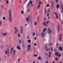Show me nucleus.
Instances as JSON below:
<instances>
[{
  "mask_svg": "<svg viewBox=\"0 0 63 63\" xmlns=\"http://www.w3.org/2000/svg\"><path fill=\"white\" fill-rule=\"evenodd\" d=\"M18 37H20V33L18 34Z\"/></svg>",
  "mask_w": 63,
  "mask_h": 63,
  "instance_id": "31",
  "label": "nucleus"
},
{
  "mask_svg": "<svg viewBox=\"0 0 63 63\" xmlns=\"http://www.w3.org/2000/svg\"><path fill=\"white\" fill-rule=\"evenodd\" d=\"M54 51H56V49H54Z\"/></svg>",
  "mask_w": 63,
  "mask_h": 63,
  "instance_id": "64",
  "label": "nucleus"
},
{
  "mask_svg": "<svg viewBox=\"0 0 63 63\" xmlns=\"http://www.w3.org/2000/svg\"><path fill=\"white\" fill-rule=\"evenodd\" d=\"M46 22H44L43 23V24L44 26H48V24H46Z\"/></svg>",
  "mask_w": 63,
  "mask_h": 63,
  "instance_id": "11",
  "label": "nucleus"
},
{
  "mask_svg": "<svg viewBox=\"0 0 63 63\" xmlns=\"http://www.w3.org/2000/svg\"><path fill=\"white\" fill-rule=\"evenodd\" d=\"M34 46H37V44L36 43L34 44Z\"/></svg>",
  "mask_w": 63,
  "mask_h": 63,
  "instance_id": "52",
  "label": "nucleus"
},
{
  "mask_svg": "<svg viewBox=\"0 0 63 63\" xmlns=\"http://www.w3.org/2000/svg\"><path fill=\"white\" fill-rule=\"evenodd\" d=\"M59 53L58 52H55V55H56V56H58V55H59Z\"/></svg>",
  "mask_w": 63,
  "mask_h": 63,
  "instance_id": "16",
  "label": "nucleus"
},
{
  "mask_svg": "<svg viewBox=\"0 0 63 63\" xmlns=\"http://www.w3.org/2000/svg\"><path fill=\"white\" fill-rule=\"evenodd\" d=\"M58 55L59 56V57H60V56H61V55L60 54H59Z\"/></svg>",
  "mask_w": 63,
  "mask_h": 63,
  "instance_id": "38",
  "label": "nucleus"
},
{
  "mask_svg": "<svg viewBox=\"0 0 63 63\" xmlns=\"http://www.w3.org/2000/svg\"><path fill=\"white\" fill-rule=\"evenodd\" d=\"M51 3H52L51 5V9L52 10H53V7H54V2H53V1H51Z\"/></svg>",
  "mask_w": 63,
  "mask_h": 63,
  "instance_id": "5",
  "label": "nucleus"
},
{
  "mask_svg": "<svg viewBox=\"0 0 63 63\" xmlns=\"http://www.w3.org/2000/svg\"><path fill=\"white\" fill-rule=\"evenodd\" d=\"M6 2L7 4H9V1H8V0L6 1Z\"/></svg>",
  "mask_w": 63,
  "mask_h": 63,
  "instance_id": "46",
  "label": "nucleus"
},
{
  "mask_svg": "<svg viewBox=\"0 0 63 63\" xmlns=\"http://www.w3.org/2000/svg\"><path fill=\"white\" fill-rule=\"evenodd\" d=\"M47 48V45H44V49H46V48Z\"/></svg>",
  "mask_w": 63,
  "mask_h": 63,
  "instance_id": "18",
  "label": "nucleus"
},
{
  "mask_svg": "<svg viewBox=\"0 0 63 63\" xmlns=\"http://www.w3.org/2000/svg\"><path fill=\"white\" fill-rule=\"evenodd\" d=\"M20 33L21 34H23V31H21Z\"/></svg>",
  "mask_w": 63,
  "mask_h": 63,
  "instance_id": "47",
  "label": "nucleus"
},
{
  "mask_svg": "<svg viewBox=\"0 0 63 63\" xmlns=\"http://www.w3.org/2000/svg\"><path fill=\"white\" fill-rule=\"evenodd\" d=\"M20 58H18V60H17V61H20Z\"/></svg>",
  "mask_w": 63,
  "mask_h": 63,
  "instance_id": "53",
  "label": "nucleus"
},
{
  "mask_svg": "<svg viewBox=\"0 0 63 63\" xmlns=\"http://www.w3.org/2000/svg\"><path fill=\"white\" fill-rule=\"evenodd\" d=\"M54 15H55L56 16L55 18L57 19H58V16L57 15V13L56 12H55L54 13Z\"/></svg>",
  "mask_w": 63,
  "mask_h": 63,
  "instance_id": "6",
  "label": "nucleus"
},
{
  "mask_svg": "<svg viewBox=\"0 0 63 63\" xmlns=\"http://www.w3.org/2000/svg\"><path fill=\"white\" fill-rule=\"evenodd\" d=\"M45 49V51H49V50H50V48H46V49Z\"/></svg>",
  "mask_w": 63,
  "mask_h": 63,
  "instance_id": "15",
  "label": "nucleus"
},
{
  "mask_svg": "<svg viewBox=\"0 0 63 63\" xmlns=\"http://www.w3.org/2000/svg\"><path fill=\"white\" fill-rule=\"evenodd\" d=\"M48 57L49 58L50 57V55H48Z\"/></svg>",
  "mask_w": 63,
  "mask_h": 63,
  "instance_id": "63",
  "label": "nucleus"
},
{
  "mask_svg": "<svg viewBox=\"0 0 63 63\" xmlns=\"http://www.w3.org/2000/svg\"><path fill=\"white\" fill-rule=\"evenodd\" d=\"M13 50H14V48H13V47H12L11 49V51H13Z\"/></svg>",
  "mask_w": 63,
  "mask_h": 63,
  "instance_id": "39",
  "label": "nucleus"
},
{
  "mask_svg": "<svg viewBox=\"0 0 63 63\" xmlns=\"http://www.w3.org/2000/svg\"><path fill=\"white\" fill-rule=\"evenodd\" d=\"M45 10V12H44V13L46 14L47 13V12H46V9H44Z\"/></svg>",
  "mask_w": 63,
  "mask_h": 63,
  "instance_id": "35",
  "label": "nucleus"
},
{
  "mask_svg": "<svg viewBox=\"0 0 63 63\" xmlns=\"http://www.w3.org/2000/svg\"><path fill=\"white\" fill-rule=\"evenodd\" d=\"M17 48L18 49H20V47H19V46H18L17 47Z\"/></svg>",
  "mask_w": 63,
  "mask_h": 63,
  "instance_id": "32",
  "label": "nucleus"
},
{
  "mask_svg": "<svg viewBox=\"0 0 63 63\" xmlns=\"http://www.w3.org/2000/svg\"><path fill=\"white\" fill-rule=\"evenodd\" d=\"M37 22H35L34 24V25H36V24H37Z\"/></svg>",
  "mask_w": 63,
  "mask_h": 63,
  "instance_id": "37",
  "label": "nucleus"
},
{
  "mask_svg": "<svg viewBox=\"0 0 63 63\" xmlns=\"http://www.w3.org/2000/svg\"><path fill=\"white\" fill-rule=\"evenodd\" d=\"M32 18L31 17V16H28V17H27L26 18V20L27 21H29L31 23V24L32 25Z\"/></svg>",
  "mask_w": 63,
  "mask_h": 63,
  "instance_id": "1",
  "label": "nucleus"
},
{
  "mask_svg": "<svg viewBox=\"0 0 63 63\" xmlns=\"http://www.w3.org/2000/svg\"><path fill=\"white\" fill-rule=\"evenodd\" d=\"M36 37H35L34 38V40H36Z\"/></svg>",
  "mask_w": 63,
  "mask_h": 63,
  "instance_id": "62",
  "label": "nucleus"
},
{
  "mask_svg": "<svg viewBox=\"0 0 63 63\" xmlns=\"http://www.w3.org/2000/svg\"><path fill=\"white\" fill-rule=\"evenodd\" d=\"M1 24H2V21H0V26H1Z\"/></svg>",
  "mask_w": 63,
  "mask_h": 63,
  "instance_id": "40",
  "label": "nucleus"
},
{
  "mask_svg": "<svg viewBox=\"0 0 63 63\" xmlns=\"http://www.w3.org/2000/svg\"><path fill=\"white\" fill-rule=\"evenodd\" d=\"M52 31L50 29V28H48V33L49 34H52Z\"/></svg>",
  "mask_w": 63,
  "mask_h": 63,
  "instance_id": "2",
  "label": "nucleus"
},
{
  "mask_svg": "<svg viewBox=\"0 0 63 63\" xmlns=\"http://www.w3.org/2000/svg\"><path fill=\"white\" fill-rule=\"evenodd\" d=\"M18 32V30L16 31L15 32V33L16 34H17V32Z\"/></svg>",
  "mask_w": 63,
  "mask_h": 63,
  "instance_id": "34",
  "label": "nucleus"
},
{
  "mask_svg": "<svg viewBox=\"0 0 63 63\" xmlns=\"http://www.w3.org/2000/svg\"><path fill=\"white\" fill-rule=\"evenodd\" d=\"M20 30L21 31H23V29H20Z\"/></svg>",
  "mask_w": 63,
  "mask_h": 63,
  "instance_id": "60",
  "label": "nucleus"
},
{
  "mask_svg": "<svg viewBox=\"0 0 63 63\" xmlns=\"http://www.w3.org/2000/svg\"><path fill=\"white\" fill-rule=\"evenodd\" d=\"M59 4H57L56 6V8L57 9H58L59 8Z\"/></svg>",
  "mask_w": 63,
  "mask_h": 63,
  "instance_id": "25",
  "label": "nucleus"
},
{
  "mask_svg": "<svg viewBox=\"0 0 63 63\" xmlns=\"http://www.w3.org/2000/svg\"><path fill=\"white\" fill-rule=\"evenodd\" d=\"M28 42L29 43H30L31 42V40H28Z\"/></svg>",
  "mask_w": 63,
  "mask_h": 63,
  "instance_id": "26",
  "label": "nucleus"
},
{
  "mask_svg": "<svg viewBox=\"0 0 63 63\" xmlns=\"http://www.w3.org/2000/svg\"><path fill=\"white\" fill-rule=\"evenodd\" d=\"M48 19H50V17L49 16H48Z\"/></svg>",
  "mask_w": 63,
  "mask_h": 63,
  "instance_id": "58",
  "label": "nucleus"
},
{
  "mask_svg": "<svg viewBox=\"0 0 63 63\" xmlns=\"http://www.w3.org/2000/svg\"><path fill=\"white\" fill-rule=\"evenodd\" d=\"M49 6V4H48L47 5V7H48Z\"/></svg>",
  "mask_w": 63,
  "mask_h": 63,
  "instance_id": "51",
  "label": "nucleus"
},
{
  "mask_svg": "<svg viewBox=\"0 0 63 63\" xmlns=\"http://www.w3.org/2000/svg\"><path fill=\"white\" fill-rule=\"evenodd\" d=\"M47 11L48 13H50V8H48L47 9Z\"/></svg>",
  "mask_w": 63,
  "mask_h": 63,
  "instance_id": "14",
  "label": "nucleus"
},
{
  "mask_svg": "<svg viewBox=\"0 0 63 63\" xmlns=\"http://www.w3.org/2000/svg\"><path fill=\"white\" fill-rule=\"evenodd\" d=\"M55 1L56 2V4H57L58 2V0H55Z\"/></svg>",
  "mask_w": 63,
  "mask_h": 63,
  "instance_id": "27",
  "label": "nucleus"
},
{
  "mask_svg": "<svg viewBox=\"0 0 63 63\" xmlns=\"http://www.w3.org/2000/svg\"><path fill=\"white\" fill-rule=\"evenodd\" d=\"M1 35L3 36H6L7 35V32H2Z\"/></svg>",
  "mask_w": 63,
  "mask_h": 63,
  "instance_id": "9",
  "label": "nucleus"
},
{
  "mask_svg": "<svg viewBox=\"0 0 63 63\" xmlns=\"http://www.w3.org/2000/svg\"><path fill=\"white\" fill-rule=\"evenodd\" d=\"M8 14L9 16H12V12H11V10L10 9L9 10Z\"/></svg>",
  "mask_w": 63,
  "mask_h": 63,
  "instance_id": "10",
  "label": "nucleus"
},
{
  "mask_svg": "<svg viewBox=\"0 0 63 63\" xmlns=\"http://www.w3.org/2000/svg\"><path fill=\"white\" fill-rule=\"evenodd\" d=\"M31 48L30 45H28L27 47V51H29L30 50Z\"/></svg>",
  "mask_w": 63,
  "mask_h": 63,
  "instance_id": "7",
  "label": "nucleus"
},
{
  "mask_svg": "<svg viewBox=\"0 0 63 63\" xmlns=\"http://www.w3.org/2000/svg\"><path fill=\"white\" fill-rule=\"evenodd\" d=\"M34 56H35V57H37V55H34Z\"/></svg>",
  "mask_w": 63,
  "mask_h": 63,
  "instance_id": "48",
  "label": "nucleus"
},
{
  "mask_svg": "<svg viewBox=\"0 0 63 63\" xmlns=\"http://www.w3.org/2000/svg\"><path fill=\"white\" fill-rule=\"evenodd\" d=\"M30 5V3H28L27 5V7H29V6Z\"/></svg>",
  "mask_w": 63,
  "mask_h": 63,
  "instance_id": "30",
  "label": "nucleus"
},
{
  "mask_svg": "<svg viewBox=\"0 0 63 63\" xmlns=\"http://www.w3.org/2000/svg\"><path fill=\"white\" fill-rule=\"evenodd\" d=\"M24 13V11L23 10H21V14H23V13Z\"/></svg>",
  "mask_w": 63,
  "mask_h": 63,
  "instance_id": "29",
  "label": "nucleus"
},
{
  "mask_svg": "<svg viewBox=\"0 0 63 63\" xmlns=\"http://www.w3.org/2000/svg\"><path fill=\"white\" fill-rule=\"evenodd\" d=\"M22 29V26H21L20 27V29Z\"/></svg>",
  "mask_w": 63,
  "mask_h": 63,
  "instance_id": "61",
  "label": "nucleus"
},
{
  "mask_svg": "<svg viewBox=\"0 0 63 63\" xmlns=\"http://www.w3.org/2000/svg\"><path fill=\"white\" fill-rule=\"evenodd\" d=\"M61 40V34H60V38H59V41H60Z\"/></svg>",
  "mask_w": 63,
  "mask_h": 63,
  "instance_id": "20",
  "label": "nucleus"
},
{
  "mask_svg": "<svg viewBox=\"0 0 63 63\" xmlns=\"http://www.w3.org/2000/svg\"><path fill=\"white\" fill-rule=\"evenodd\" d=\"M51 51H53V49L52 48V47H51Z\"/></svg>",
  "mask_w": 63,
  "mask_h": 63,
  "instance_id": "41",
  "label": "nucleus"
},
{
  "mask_svg": "<svg viewBox=\"0 0 63 63\" xmlns=\"http://www.w3.org/2000/svg\"><path fill=\"white\" fill-rule=\"evenodd\" d=\"M52 45V43H51L49 44V46H50V45Z\"/></svg>",
  "mask_w": 63,
  "mask_h": 63,
  "instance_id": "55",
  "label": "nucleus"
},
{
  "mask_svg": "<svg viewBox=\"0 0 63 63\" xmlns=\"http://www.w3.org/2000/svg\"><path fill=\"white\" fill-rule=\"evenodd\" d=\"M58 59V58H55V60H57Z\"/></svg>",
  "mask_w": 63,
  "mask_h": 63,
  "instance_id": "54",
  "label": "nucleus"
},
{
  "mask_svg": "<svg viewBox=\"0 0 63 63\" xmlns=\"http://www.w3.org/2000/svg\"><path fill=\"white\" fill-rule=\"evenodd\" d=\"M29 3L30 4V3L31 4H32V1H31L29 2Z\"/></svg>",
  "mask_w": 63,
  "mask_h": 63,
  "instance_id": "44",
  "label": "nucleus"
},
{
  "mask_svg": "<svg viewBox=\"0 0 63 63\" xmlns=\"http://www.w3.org/2000/svg\"><path fill=\"white\" fill-rule=\"evenodd\" d=\"M51 26L52 27H53L54 26V24H52L51 25Z\"/></svg>",
  "mask_w": 63,
  "mask_h": 63,
  "instance_id": "50",
  "label": "nucleus"
},
{
  "mask_svg": "<svg viewBox=\"0 0 63 63\" xmlns=\"http://www.w3.org/2000/svg\"><path fill=\"white\" fill-rule=\"evenodd\" d=\"M41 6V5L39 4L37 6V9H39L40 8V6Z\"/></svg>",
  "mask_w": 63,
  "mask_h": 63,
  "instance_id": "19",
  "label": "nucleus"
},
{
  "mask_svg": "<svg viewBox=\"0 0 63 63\" xmlns=\"http://www.w3.org/2000/svg\"><path fill=\"white\" fill-rule=\"evenodd\" d=\"M49 23V21H47V22H46V23L47 24H48V23Z\"/></svg>",
  "mask_w": 63,
  "mask_h": 63,
  "instance_id": "42",
  "label": "nucleus"
},
{
  "mask_svg": "<svg viewBox=\"0 0 63 63\" xmlns=\"http://www.w3.org/2000/svg\"><path fill=\"white\" fill-rule=\"evenodd\" d=\"M8 20L10 22H12L13 20L12 16H9L8 17Z\"/></svg>",
  "mask_w": 63,
  "mask_h": 63,
  "instance_id": "3",
  "label": "nucleus"
},
{
  "mask_svg": "<svg viewBox=\"0 0 63 63\" xmlns=\"http://www.w3.org/2000/svg\"><path fill=\"white\" fill-rule=\"evenodd\" d=\"M13 56H15V55H16V50H14L13 51Z\"/></svg>",
  "mask_w": 63,
  "mask_h": 63,
  "instance_id": "17",
  "label": "nucleus"
},
{
  "mask_svg": "<svg viewBox=\"0 0 63 63\" xmlns=\"http://www.w3.org/2000/svg\"><path fill=\"white\" fill-rule=\"evenodd\" d=\"M58 30L59 32H60V25H58L57 27Z\"/></svg>",
  "mask_w": 63,
  "mask_h": 63,
  "instance_id": "12",
  "label": "nucleus"
},
{
  "mask_svg": "<svg viewBox=\"0 0 63 63\" xmlns=\"http://www.w3.org/2000/svg\"><path fill=\"white\" fill-rule=\"evenodd\" d=\"M37 20H39V17L38 16L37 17Z\"/></svg>",
  "mask_w": 63,
  "mask_h": 63,
  "instance_id": "49",
  "label": "nucleus"
},
{
  "mask_svg": "<svg viewBox=\"0 0 63 63\" xmlns=\"http://www.w3.org/2000/svg\"><path fill=\"white\" fill-rule=\"evenodd\" d=\"M5 19H6V18L5 17H3V20H5Z\"/></svg>",
  "mask_w": 63,
  "mask_h": 63,
  "instance_id": "45",
  "label": "nucleus"
},
{
  "mask_svg": "<svg viewBox=\"0 0 63 63\" xmlns=\"http://www.w3.org/2000/svg\"><path fill=\"white\" fill-rule=\"evenodd\" d=\"M5 54H10V50L9 49H7V50H5Z\"/></svg>",
  "mask_w": 63,
  "mask_h": 63,
  "instance_id": "4",
  "label": "nucleus"
},
{
  "mask_svg": "<svg viewBox=\"0 0 63 63\" xmlns=\"http://www.w3.org/2000/svg\"><path fill=\"white\" fill-rule=\"evenodd\" d=\"M49 54L50 55V54H51V52H49Z\"/></svg>",
  "mask_w": 63,
  "mask_h": 63,
  "instance_id": "56",
  "label": "nucleus"
},
{
  "mask_svg": "<svg viewBox=\"0 0 63 63\" xmlns=\"http://www.w3.org/2000/svg\"><path fill=\"white\" fill-rule=\"evenodd\" d=\"M30 11V9L28 8L27 9L26 12L27 13H29Z\"/></svg>",
  "mask_w": 63,
  "mask_h": 63,
  "instance_id": "21",
  "label": "nucleus"
},
{
  "mask_svg": "<svg viewBox=\"0 0 63 63\" xmlns=\"http://www.w3.org/2000/svg\"><path fill=\"white\" fill-rule=\"evenodd\" d=\"M19 42L20 43H21V40H19Z\"/></svg>",
  "mask_w": 63,
  "mask_h": 63,
  "instance_id": "57",
  "label": "nucleus"
},
{
  "mask_svg": "<svg viewBox=\"0 0 63 63\" xmlns=\"http://www.w3.org/2000/svg\"><path fill=\"white\" fill-rule=\"evenodd\" d=\"M41 37L44 38L45 36V32H42L41 34Z\"/></svg>",
  "mask_w": 63,
  "mask_h": 63,
  "instance_id": "8",
  "label": "nucleus"
},
{
  "mask_svg": "<svg viewBox=\"0 0 63 63\" xmlns=\"http://www.w3.org/2000/svg\"><path fill=\"white\" fill-rule=\"evenodd\" d=\"M22 47L24 49H25V45H24L23 44L22 45Z\"/></svg>",
  "mask_w": 63,
  "mask_h": 63,
  "instance_id": "24",
  "label": "nucleus"
},
{
  "mask_svg": "<svg viewBox=\"0 0 63 63\" xmlns=\"http://www.w3.org/2000/svg\"><path fill=\"white\" fill-rule=\"evenodd\" d=\"M38 59L39 60H41V58L40 57H39L38 58Z\"/></svg>",
  "mask_w": 63,
  "mask_h": 63,
  "instance_id": "36",
  "label": "nucleus"
},
{
  "mask_svg": "<svg viewBox=\"0 0 63 63\" xmlns=\"http://www.w3.org/2000/svg\"><path fill=\"white\" fill-rule=\"evenodd\" d=\"M59 49L60 51H61V50H63V47H59Z\"/></svg>",
  "mask_w": 63,
  "mask_h": 63,
  "instance_id": "13",
  "label": "nucleus"
},
{
  "mask_svg": "<svg viewBox=\"0 0 63 63\" xmlns=\"http://www.w3.org/2000/svg\"><path fill=\"white\" fill-rule=\"evenodd\" d=\"M61 13H63V10H61Z\"/></svg>",
  "mask_w": 63,
  "mask_h": 63,
  "instance_id": "59",
  "label": "nucleus"
},
{
  "mask_svg": "<svg viewBox=\"0 0 63 63\" xmlns=\"http://www.w3.org/2000/svg\"><path fill=\"white\" fill-rule=\"evenodd\" d=\"M45 63H49L48 62V60H47V61H46L45 62Z\"/></svg>",
  "mask_w": 63,
  "mask_h": 63,
  "instance_id": "43",
  "label": "nucleus"
},
{
  "mask_svg": "<svg viewBox=\"0 0 63 63\" xmlns=\"http://www.w3.org/2000/svg\"><path fill=\"white\" fill-rule=\"evenodd\" d=\"M38 3L39 5H40V4H42V2L41 1H40Z\"/></svg>",
  "mask_w": 63,
  "mask_h": 63,
  "instance_id": "28",
  "label": "nucleus"
},
{
  "mask_svg": "<svg viewBox=\"0 0 63 63\" xmlns=\"http://www.w3.org/2000/svg\"><path fill=\"white\" fill-rule=\"evenodd\" d=\"M14 29L15 30H16V31L17 30V29L16 27H14Z\"/></svg>",
  "mask_w": 63,
  "mask_h": 63,
  "instance_id": "33",
  "label": "nucleus"
},
{
  "mask_svg": "<svg viewBox=\"0 0 63 63\" xmlns=\"http://www.w3.org/2000/svg\"><path fill=\"white\" fill-rule=\"evenodd\" d=\"M47 28H44L43 30V32H45L46 31V30H47Z\"/></svg>",
  "mask_w": 63,
  "mask_h": 63,
  "instance_id": "22",
  "label": "nucleus"
},
{
  "mask_svg": "<svg viewBox=\"0 0 63 63\" xmlns=\"http://www.w3.org/2000/svg\"><path fill=\"white\" fill-rule=\"evenodd\" d=\"M61 9L62 10H63V6L62 5H60Z\"/></svg>",
  "mask_w": 63,
  "mask_h": 63,
  "instance_id": "23",
  "label": "nucleus"
}]
</instances>
